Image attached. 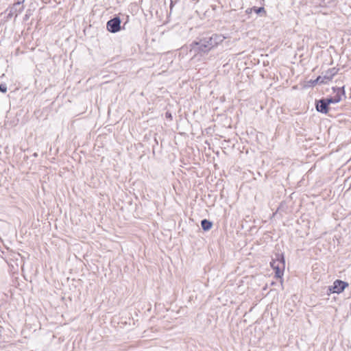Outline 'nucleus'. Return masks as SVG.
<instances>
[{
    "label": "nucleus",
    "mask_w": 351,
    "mask_h": 351,
    "mask_svg": "<svg viewBox=\"0 0 351 351\" xmlns=\"http://www.w3.org/2000/svg\"><path fill=\"white\" fill-rule=\"evenodd\" d=\"M225 38L222 34H218L203 36L191 43L189 53L192 55V58L198 55L202 56L221 43Z\"/></svg>",
    "instance_id": "f257e3e1"
},
{
    "label": "nucleus",
    "mask_w": 351,
    "mask_h": 351,
    "mask_svg": "<svg viewBox=\"0 0 351 351\" xmlns=\"http://www.w3.org/2000/svg\"><path fill=\"white\" fill-rule=\"evenodd\" d=\"M270 265L275 271V276L278 278L282 277L285 269V259L283 254L277 253L272 258Z\"/></svg>",
    "instance_id": "f03ea898"
},
{
    "label": "nucleus",
    "mask_w": 351,
    "mask_h": 351,
    "mask_svg": "<svg viewBox=\"0 0 351 351\" xmlns=\"http://www.w3.org/2000/svg\"><path fill=\"white\" fill-rule=\"evenodd\" d=\"M348 287V283L341 280H336L333 282V285L329 287L328 289L332 293H340Z\"/></svg>",
    "instance_id": "7ed1b4c3"
},
{
    "label": "nucleus",
    "mask_w": 351,
    "mask_h": 351,
    "mask_svg": "<svg viewBox=\"0 0 351 351\" xmlns=\"http://www.w3.org/2000/svg\"><path fill=\"white\" fill-rule=\"evenodd\" d=\"M121 29V19L119 17L116 16L110 19L107 23V29L112 32L116 33Z\"/></svg>",
    "instance_id": "20e7f679"
},
{
    "label": "nucleus",
    "mask_w": 351,
    "mask_h": 351,
    "mask_svg": "<svg viewBox=\"0 0 351 351\" xmlns=\"http://www.w3.org/2000/svg\"><path fill=\"white\" fill-rule=\"evenodd\" d=\"M315 108L318 112L324 114L328 113L329 110L328 105L324 98L316 101Z\"/></svg>",
    "instance_id": "39448f33"
},
{
    "label": "nucleus",
    "mask_w": 351,
    "mask_h": 351,
    "mask_svg": "<svg viewBox=\"0 0 351 351\" xmlns=\"http://www.w3.org/2000/svg\"><path fill=\"white\" fill-rule=\"evenodd\" d=\"M338 71H339V69H337L336 67H333V68L328 69L325 72H323L322 73V75L324 76V78L326 81V83H328L338 73Z\"/></svg>",
    "instance_id": "423d86ee"
},
{
    "label": "nucleus",
    "mask_w": 351,
    "mask_h": 351,
    "mask_svg": "<svg viewBox=\"0 0 351 351\" xmlns=\"http://www.w3.org/2000/svg\"><path fill=\"white\" fill-rule=\"evenodd\" d=\"M335 95L332 97L335 104L339 103L341 100V96L345 95L344 86L332 88Z\"/></svg>",
    "instance_id": "0eeeda50"
},
{
    "label": "nucleus",
    "mask_w": 351,
    "mask_h": 351,
    "mask_svg": "<svg viewBox=\"0 0 351 351\" xmlns=\"http://www.w3.org/2000/svg\"><path fill=\"white\" fill-rule=\"evenodd\" d=\"M201 226H202V229L204 231H208L209 230L211 229V228L213 226V223L210 221H209L206 219H204L202 220Z\"/></svg>",
    "instance_id": "6e6552de"
},
{
    "label": "nucleus",
    "mask_w": 351,
    "mask_h": 351,
    "mask_svg": "<svg viewBox=\"0 0 351 351\" xmlns=\"http://www.w3.org/2000/svg\"><path fill=\"white\" fill-rule=\"evenodd\" d=\"M11 8H14V12L16 13V16H17L18 13H20L23 10V6L21 5L20 1L15 3Z\"/></svg>",
    "instance_id": "1a4fd4ad"
},
{
    "label": "nucleus",
    "mask_w": 351,
    "mask_h": 351,
    "mask_svg": "<svg viewBox=\"0 0 351 351\" xmlns=\"http://www.w3.org/2000/svg\"><path fill=\"white\" fill-rule=\"evenodd\" d=\"M312 84H313V85H315V84H327V83H326V81L325 80V79L324 78V76L322 75L318 76L315 80H313Z\"/></svg>",
    "instance_id": "9d476101"
},
{
    "label": "nucleus",
    "mask_w": 351,
    "mask_h": 351,
    "mask_svg": "<svg viewBox=\"0 0 351 351\" xmlns=\"http://www.w3.org/2000/svg\"><path fill=\"white\" fill-rule=\"evenodd\" d=\"M252 10L254 12H256V14H261V12L265 13V8L263 7L257 8V7L254 6L252 8L250 9V11H252Z\"/></svg>",
    "instance_id": "9b49d317"
},
{
    "label": "nucleus",
    "mask_w": 351,
    "mask_h": 351,
    "mask_svg": "<svg viewBox=\"0 0 351 351\" xmlns=\"http://www.w3.org/2000/svg\"><path fill=\"white\" fill-rule=\"evenodd\" d=\"M0 92L5 93L7 92V86L5 84H0Z\"/></svg>",
    "instance_id": "f8f14e48"
},
{
    "label": "nucleus",
    "mask_w": 351,
    "mask_h": 351,
    "mask_svg": "<svg viewBox=\"0 0 351 351\" xmlns=\"http://www.w3.org/2000/svg\"><path fill=\"white\" fill-rule=\"evenodd\" d=\"M328 105L329 106L330 104H335V101L333 100L332 97H328V98H324Z\"/></svg>",
    "instance_id": "ddd939ff"
},
{
    "label": "nucleus",
    "mask_w": 351,
    "mask_h": 351,
    "mask_svg": "<svg viewBox=\"0 0 351 351\" xmlns=\"http://www.w3.org/2000/svg\"><path fill=\"white\" fill-rule=\"evenodd\" d=\"M14 14L16 15V13L14 12V8H10V12L8 13V16L11 17Z\"/></svg>",
    "instance_id": "4468645a"
},
{
    "label": "nucleus",
    "mask_w": 351,
    "mask_h": 351,
    "mask_svg": "<svg viewBox=\"0 0 351 351\" xmlns=\"http://www.w3.org/2000/svg\"><path fill=\"white\" fill-rule=\"evenodd\" d=\"M173 6V1L171 0V4H170V9H171V10H172Z\"/></svg>",
    "instance_id": "2eb2a0df"
},
{
    "label": "nucleus",
    "mask_w": 351,
    "mask_h": 351,
    "mask_svg": "<svg viewBox=\"0 0 351 351\" xmlns=\"http://www.w3.org/2000/svg\"><path fill=\"white\" fill-rule=\"evenodd\" d=\"M177 0H175V1H176Z\"/></svg>",
    "instance_id": "dca6fc26"
}]
</instances>
